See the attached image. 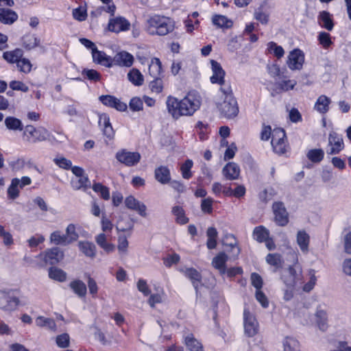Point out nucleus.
<instances>
[{
  "instance_id": "69168bd1",
  "label": "nucleus",
  "mask_w": 351,
  "mask_h": 351,
  "mask_svg": "<svg viewBox=\"0 0 351 351\" xmlns=\"http://www.w3.org/2000/svg\"><path fill=\"white\" fill-rule=\"evenodd\" d=\"M317 40L319 44L325 49H328L333 44L330 34L326 32H319Z\"/></svg>"
},
{
  "instance_id": "bf43d9fd",
  "label": "nucleus",
  "mask_w": 351,
  "mask_h": 351,
  "mask_svg": "<svg viewBox=\"0 0 351 351\" xmlns=\"http://www.w3.org/2000/svg\"><path fill=\"white\" fill-rule=\"evenodd\" d=\"M254 17L261 24L266 25L269 22V14L264 10V5H261L254 12Z\"/></svg>"
},
{
  "instance_id": "c03bdc74",
  "label": "nucleus",
  "mask_w": 351,
  "mask_h": 351,
  "mask_svg": "<svg viewBox=\"0 0 351 351\" xmlns=\"http://www.w3.org/2000/svg\"><path fill=\"white\" fill-rule=\"evenodd\" d=\"M129 81L134 86H140L144 82V77L140 71L137 69H132L128 73Z\"/></svg>"
},
{
  "instance_id": "a211bd4d",
  "label": "nucleus",
  "mask_w": 351,
  "mask_h": 351,
  "mask_svg": "<svg viewBox=\"0 0 351 351\" xmlns=\"http://www.w3.org/2000/svg\"><path fill=\"white\" fill-rule=\"evenodd\" d=\"M211 69L213 75L210 77V81L213 84H217L220 82H223L225 80L226 72L223 69L219 62L215 60H210Z\"/></svg>"
},
{
  "instance_id": "338daca9",
  "label": "nucleus",
  "mask_w": 351,
  "mask_h": 351,
  "mask_svg": "<svg viewBox=\"0 0 351 351\" xmlns=\"http://www.w3.org/2000/svg\"><path fill=\"white\" fill-rule=\"evenodd\" d=\"M214 199L211 197L204 198L201 202V210L205 214L210 215L213 211Z\"/></svg>"
},
{
  "instance_id": "680f3d73",
  "label": "nucleus",
  "mask_w": 351,
  "mask_h": 351,
  "mask_svg": "<svg viewBox=\"0 0 351 351\" xmlns=\"http://www.w3.org/2000/svg\"><path fill=\"white\" fill-rule=\"evenodd\" d=\"M18 71L21 73L28 74L32 69V64L30 60L26 58L22 57L16 64Z\"/></svg>"
},
{
  "instance_id": "1a4fd4ad",
  "label": "nucleus",
  "mask_w": 351,
  "mask_h": 351,
  "mask_svg": "<svg viewBox=\"0 0 351 351\" xmlns=\"http://www.w3.org/2000/svg\"><path fill=\"white\" fill-rule=\"evenodd\" d=\"M274 219L279 226H285L289 223V215L282 202H274L271 206Z\"/></svg>"
},
{
  "instance_id": "f3484780",
  "label": "nucleus",
  "mask_w": 351,
  "mask_h": 351,
  "mask_svg": "<svg viewBox=\"0 0 351 351\" xmlns=\"http://www.w3.org/2000/svg\"><path fill=\"white\" fill-rule=\"evenodd\" d=\"M125 205L128 209L136 211L141 217H145L147 216L146 206L133 195H129L125 197Z\"/></svg>"
},
{
  "instance_id": "6e6552de",
  "label": "nucleus",
  "mask_w": 351,
  "mask_h": 351,
  "mask_svg": "<svg viewBox=\"0 0 351 351\" xmlns=\"http://www.w3.org/2000/svg\"><path fill=\"white\" fill-rule=\"evenodd\" d=\"M115 158L120 163L130 167L136 166L140 162L141 156L138 152H130L126 149H121L116 153Z\"/></svg>"
},
{
  "instance_id": "a19ab883",
  "label": "nucleus",
  "mask_w": 351,
  "mask_h": 351,
  "mask_svg": "<svg viewBox=\"0 0 351 351\" xmlns=\"http://www.w3.org/2000/svg\"><path fill=\"white\" fill-rule=\"evenodd\" d=\"M266 262L271 266L275 267L276 270L282 267L284 260L278 253H269L266 256Z\"/></svg>"
},
{
  "instance_id": "dca6fc26",
  "label": "nucleus",
  "mask_w": 351,
  "mask_h": 351,
  "mask_svg": "<svg viewBox=\"0 0 351 351\" xmlns=\"http://www.w3.org/2000/svg\"><path fill=\"white\" fill-rule=\"evenodd\" d=\"M98 123L101 128L104 136L109 141L114 139L115 131L110 123L109 115L106 113L99 114Z\"/></svg>"
},
{
  "instance_id": "2eb2a0df",
  "label": "nucleus",
  "mask_w": 351,
  "mask_h": 351,
  "mask_svg": "<svg viewBox=\"0 0 351 351\" xmlns=\"http://www.w3.org/2000/svg\"><path fill=\"white\" fill-rule=\"evenodd\" d=\"M182 273L192 283L196 292H198L199 285L202 283V274L194 267H184L179 269Z\"/></svg>"
},
{
  "instance_id": "20e7f679",
  "label": "nucleus",
  "mask_w": 351,
  "mask_h": 351,
  "mask_svg": "<svg viewBox=\"0 0 351 351\" xmlns=\"http://www.w3.org/2000/svg\"><path fill=\"white\" fill-rule=\"evenodd\" d=\"M21 298L19 289L0 291V308L9 312L15 311L19 306L24 305Z\"/></svg>"
},
{
  "instance_id": "f03ea898",
  "label": "nucleus",
  "mask_w": 351,
  "mask_h": 351,
  "mask_svg": "<svg viewBox=\"0 0 351 351\" xmlns=\"http://www.w3.org/2000/svg\"><path fill=\"white\" fill-rule=\"evenodd\" d=\"M174 29V21L162 14H152L145 23V31L150 36H165L173 32Z\"/></svg>"
},
{
  "instance_id": "de8ad7c7",
  "label": "nucleus",
  "mask_w": 351,
  "mask_h": 351,
  "mask_svg": "<svg viewBox=\"0 0 351 351\" xmlns=\"http://www.w3.org/2000/svg\"><path fill=\"white\" fill-rule=\"evenodd\" d=\"M5 125L10 130L22 131L24 130L22 121L14 117H7L5 119Z\"/></svg>"
},
{
  "instance_id": "09e8293b",
  "label": "nucleus",
  "mask_w": 351,
  "mask_h": 351,
  "mask_svg": "<svg viewBox=\"0 0 351 351\" xmlns=\"http://www.w3.org/2000/svg\"><path fill=\"white\" fill-rule=\"evenodd\" d=\"M269 237V231L263 226H258L253 230V237L258 243H263Z\"/></svg>"
},
{
  "instance_id": "0eeeda50",
  "label": "nucleus",
  "mask_w": 351,
  "mask_h": 351,
  "mask_svg": "<svg viewBox=\"0 0 351 351\" xmlns=\"http://www.w3.org/2000/svg\"><path fill=\"white\" fill-rule=\"evenodd\" d=\"M23 136L26 137L28 142L36 143L47 140L49 132L45 128H36L32 125H27L24 128Z\"/></svg>"
},
{
  "instance_id": "7ed1b4c3",
  "label": "nucleus",
  "mask_w": 351,
  "mask_h": 351,
  "mask_svg": "<svg viewBox=\"0 0 351 351\" xmlns=\"http://www.w3.org/2000/svg\"><path fill=\"white\" fill-rule=\"evenodd\" d=\"M64 258V252L59 247L55 246L41 252L36 256L40 267H51L58 265Z\"/></svg>"
},
{
  "instance_id": "ea45409f",
  "label": "nucleus",
  "mask_w": 351,
  "mask_h": 351,
  "mask_svg": "<svg viewBox=\"0 0 351 351\" xmlns=\"http://www.w3.org/2000/svg\"><path fill=\"white\" fill-rule=\"evenodd\" d=\"M315 321L317 327L322 331H326L328 328V317L325 311L317 309L315 313Z\"/></svg>"
},
{
  "instance_id": "ddd939ff",
  "label": "nucleus",
  "mask_w": 351,
  "mask_h": 351,
  "mask_svg": "<svg viewBox=\"0 0 351 351\" xmlns=\"http://www.w3.org/2000/svg\"><path fill=\"white\" fill-rule=\"evenodd\" d=\"M99 100L103 105L114 108L120 112H125L128 108V106L125 103L121 101L114 95H103L99 97Z\"/></svg>"
},
{
  "instance_id": "13d9d810",
  "label": "nucleus",
  "mask_w": 351,
  "mask_h": 351,
  "mask_svg": "<svg viewBox=\"0 0 351 351\" xmlns=\"http://www.w3.org/2000/svg\"><path fill=\"white\" fill-rule=\"evenodd\" d=\"M284 351H300L299 341L292 337H287L283 342Z\"/></svg>"
},
{
  "instance_id": "c756f323",
  "label": "nucleus",
  "mask_w": 351,
  "mask_h": 351,
  "mask_svg": "<svg viewBox=\"0 0 351 351\" xmlns=\"http://www.w3.org/2000/svg\"><path fill=\"white\" fill-rule=\"evenodd\" d=\"M40 43V39L33 34H26L21 38L22 46L27 51L38 47Z\"/></svg>"
},
{
  "instance_id": "f257e3e1",
  "label": "nucleus",
  "mask_w": 351,
  "mask_h": 351,
  "mask_svg": "<svg viewBox=\"0 0 351 351\" xmlns=\"http://www.w3.org/2000/svg\"><path fill=\"white\" fill-rule=\"evenodd\" d=\"M201 104V97L195 91H189L181 99L169 95L166 101L167 110L175 119L193 115L199 109Z\"/></svg>"
},
{
  "instance_id": "4c0bfd02",
  "label": "nucleus",
  "mask_w": 351,
  "mask_h": 351,
  "mask_svg": "<svg viewBox=\"0 0 351 351\" xmlns=\"http://www.w3.org/2000/svg\"><path fill=\"white\" fill-rule=\"evenodd\" d=\"M48 276L49 278L60 282L66 281L67 277L64 270L55 266L49 268Z\"/></svg>"
},
{
  "instance_id": "8fccbe9b",
  "label": "nucleus",
  "mask_w": 351,
  "mask_h": 351,
  "mask_svg": "<svg viewBox=\"0 0 351 351\" xmlns=\"http://www.w3.org/2000/svg\"><path fill=\"white\" fill-rule=\"evenodd\" d=\"M164 76L159 77H154L153 80L149 83V88L153 93L160 94L163 91L164 88V83L163 78Z\"/></svg>"
},
{
  "instance_id": "72a5a7b5",
  "label": "nucleus",
  "mask_w": 351,
  "mask_h": 351,
  "mask_svg": "<svg viewBox=\"0 0 351 351\" xmlns=\"http://www.w3.org/2000/svg\"><path fill=\"white\" fill-rule=\"evenodd\" d=\"M50 243L58 245L66 246L70 245L68 238L65 234H62L60 230H56L51 233L49 237Z\"/></svg>"
},
{
  "instance_id": "6e6d98bb",
  "label": "nucleus",
  "mask_w": 351,
  "mask_h": 351,
  "mask_svg": "<svg viewBox=\"0 0 351 351\" xmlns=\"http://www.w3.org/2000/svg\"><path fill=\"white\" fill-rule=\"evenodd\" d=\"M197 132L200 141H203L208 138L209 126L208 123H204L201 121H198L195 125Z\"/></svg>"
},
{
  "instance_id": "39448f33",
  "label": "nucleus",
  "mask_w": 351,
  "mask_h": 351,
  "mask_svg": "<svg viewBox=\"0 0 351 351\" xmlns=\"http://www.w3.org/2000/svg\"><path fill=\"white\" fill-rule=\"evenodd\" d=\"M215 105L221 117L232 119L239 114V106L234 96L220 97Z\"/></svg>"
},
{
  "instance_id": "774afa93",
  "label": "nucleus",
  "mask_w": 351,
  "mask_h": 351,
  "mask_svg": "<svg viewBox=\"0 0 351 351\" xmlns=\"http://www.w3.org/2000/svg\"><path fill=\"white\" fill-rule=\"evenodd\" d=\"M68 240L71 243L76 241L79 238V234L76 231V227L73 223H70L66 228V234Z\"/></svg>"
},
{
  "instance_id": "79ce46f5",
  "label": "nucleus",
  "mask_w": 351,
  "mask_h": 351,
  "mask_svg": "<svg viewBox=\"0 0 351 351\" xmlns=\"http://www.w3.org/2000/svg\"><path fill=\"white\" fill-rule=\"evenodd\" d=\"M36 324L39 327H47L51 331L56 332L57 325L55 320L52 318L45 317L44 316H38L36 319Z\"/></svg>"
},
{
  "instance_id": "e433bc0d",
  "label": "nucleus",
  "mask_w": 351,
  "mask_h": 351,
  "mask_svg": "<svg viewBox=\"0 0 351 351\" xmlns=\"http://www.w3.org/2000/svg\"><path fill=\"white\" fill-rule=\"evenodd\" d=\"M172 214L176 217V222L179 225H185L189 221V217L186 216L185 210L182 206H174L171 210Z\"/></svg>"
},
{
  "instance_id": "49530a36",
  "label": "nucleus",
  "mask_w": 351,
  "mask_h": 351,
  "mask_svg": "<svg viewBox=\"0 0 351 351\" xmlns=\"http://www.w3.org/2000/svg\"><path fill=\"white\" fill-rule=\"evenodd\" d=\"M207 241L206 246L208 250H213L217 247L218 232L214 227H209L206 231Z\"/></svg>"
},
{
  "instance_id": "a18cd8bd",
  "label": "nucleus",
  "mask_w": 351,
  "mask_h": 351,
  "mask_svg": "<svg viewBox=\"0 0 351 351\" xmlns=\"http://www.w3.org/2000/svg\"><path fill=\"white\" fill-rule=\"evenodd\" d=\"M97 245L101 247L107 253L112 252L114 250V245L107 242V238L104 233H100L95 237Z\"/></svg>"
},
{
  "instance_id": "7c9ffc66",
  "label": "nucleus",
  "mask_w": 351,
  "mask_h": 351,
  "mask_svg": "<svg viewBox=\"0 0 351 351\" xmlns=\"http://www.w3.org/2000/svg\"><path fill=\"white\" fill-rule=\"evenodd\" d=\"M80 250L87 257L93 258L96 256L97 250L95 244L88 241H80L78 243Z\"/></svg>"
},
{
  "instance_id": "cd10ccee",
  "label": "nucleus",
  "mask_w": 351,
  "mask_h": 351,
  "mask_svg": "<svg viewBox=\"0 0 351 351\" xmlns=\"http://www.w3.org/2000/svg\"><path fill=\"white\" fill-rule=\"evenodd\" d=\"M296 241L301 251L304 254L308 253L310 244L309 234L304 230H299L297 233Z\"/></svg>"
},
{
  "instance_id": "3c124183",
  "label": "nucleus",
  "mask_w": 351,
  "mask_h": 351,
  "mask_svg": "<svg viewBox=\"0 0 351 351\" xmlns=\"http://www.w3.org/2000/svg\"><path fill=\"white\" fill-rule=\"evenodd\" d=\"M193 167V162L191 159H186L180 166L182 177L185 180L191 179L193 174L191 171Z\"/></svg>"
},
{
  "instance_id": "423d86ee",
  "label": "nucleus",
  "mask_w": 351,
  "mask_h": 351,
  "mask_svg": "<svg viewBox=\"0 0 351 351\" xmlns=\"http://www.w3.org/2000/svg\"><path fill=\"white\" fill-rule=\"evenodd\" d=\"M271 145L273 152L278 156H282L289 152L290 145L283 128H275L273 130Z\"/></svg>"
},
{
  "instance_id": "4468645a",
  "label": "nucleus",
  "mask_w": 351,
  "mask_h": 351,
  "mask_svg": "<svg viewBox=\"0 0 351 351\" xmlns=\"http://www.w3.org/2000/svg\"><path fill=\"white\" fill-rule=\"evenodd\" d=\"M130 28V23L125 18L117 16L110 19L108 24V29L111 32L119 33L125 32Z\"/></svg>"
},
{
  "instance_id": "393cba45",
  "label": "nucleus",
  "mask_w": 351,
  "mask_h": 351,
  "mask_svg": "<svg viewBox=\"0 0 351 351\" xmlns=\"http://www.w3.org/2000/svg\"><path fill=\"white\" fill-rule=\"evenodd\" d=\"M223 245L228 247L230 251L234 249L237 250L235 254L238 256L241 252V249L239 246V242L237 237L231 233H226L222 239Z\"/></svg>"
},
{
  "instance_id": "5701e85b",
  "label": "nucleus",
  "mask_w": 351,
  "mask_h": 351,
  "mask_svg": "<svg viewBox=\"0 0 351 351\" xmlns=\"http://www.w3.org/2000/svg\"><path fill=\"white\" fill-rule=\"evenodd\" d=\"M17 13L9 8H0V22L5 25H12L17 21Z\"/></svg>"
},
{
  "instance_id": "e2e57ef3",
  "label": "nucleus",
  "mask_w": 351,
  "mask_h": 351,
  "mask_svg": "<svg viewBox=\"0 0 351 351\" xmlns=\"http://www.w3.org/2000/svg\"><path fill=\"white\" fill-rule=\"evenodd\" d=\"M82 75L84 78L94 82H99L101 78L100 73L93 69H84Z\"/></svg>"
},
{
  "instance_id": "5fc2aeb1",
  "label": "nucleus",
  "mask_w": 351,
  "mask_h": 351,
  "mask_svg": "<svg viewBox=\"0 0 351 351\" xmlns=\"http://www.w3.org/2000/svg\"><path fill=\"white\" fill-rule=\"evenodd\" d=\"M72 15L74 19L77 21L82 22L86 20L88 17L86 3H84V5L74 8L72 11Z\"/></svg>"
},
{
  "instance_id": "4be33fe9",
  "label": "nucleus",
  "mask_w": 351,
  "mask_h": 351,
  "mask_svg": "<svg viewBox=\"0 0 351 351\" xmlns=\"http://www.w3.org/2000/svg\"><path fill=\"white\" fill-rule=\"evenodd\" d=\"M222 173L227 180H237L240 174V168L234 162H228L223 167Z\"/></svg>"
},
{
  "instance_id": "9b49d317",
  "label": "nucleus",
  "mask_w": 351,
  "mask_h": 351,
  "mask_svg": "<svg viewBox=\"0 0 351 351\" xmlns=\"http://www.w3.org/2000/svg\"><path fill=\"white\" fill-rule=\"evenodd\" d=\"M304 62V53L301 49L296 48L289 53L287 64L291 70H300Z\"/></svg>"
},
{
  "instance_id": "412c9836",
  "label": "nucleus",
  "mask_w": 351,
  "mask_h": 351,
  "mask_svg": "<svg viewBox=\"0 0 351 351\" xmlns=\"http://www.w3.org/2000/svg\"><path fill=\"white\" fill-rule=\"evenodd\" d=\"M154 178L161 184H167L171 179L170 169L165 165L158 167L154 170Z\"/></svg>"
},
{
  "instance_id": "603ef678",
  "label": "nucleus",
  "mask_w": 351,
  "mask_h": 351,
  "mask_svg": "<svg viewBox=\"0 0 351 351\" xmlns=\"http://www.w3.org/2000/svg\"><path fill=\"white\" fill-rule=\"evenodd\" d=\"M287 273L292 278L291 280H285V285L290 288L294 287L298 280H301V272L298 273L294 266L291 265L287 269Z\"/></svg>"
},
{
  "instance_id": "864d4df0",
  "label": "nucleus",
  "mask_w": 351,
  "mask_h": 351,
  "mask_svg": "<svg viewBox=\"0 0 351 351\" xmlns=\"http://www.w3.org/2000/svg\"><path fill=\"white\" fill-rule=\"evenodd\" d=\"M306 156L310 161L314 163H319L324 158V152L321 148L311 149L307 152Z\"/></svg>"
},
{
  "instance_id": "b1692460",
  "label": "nucleus",
  "mask_w": 351,
  "mask_h": 351,
  "mask_svg": "<svg viewBox=\"0 0 351 351\" xmlns=\"http://www.w3.org/2000/svg\"><path fill=\"white\" fill-rule=\"evenodd\" d=\"M73 292L80 298H84L87 293L86 284L80 279H74L69 285Z\"/></svg>"
},
{
  "instance_id": "37998d69",
  "label": "nucleus",
  "mask_w": 351,
  "mask_h": 351,
  "mask_svg": "<svg viewBox=\"0 0 351 351\" xmlns=\"http://www.w3.org/2000/svg\"><path fill=\"white\" fill-rule=\"evenodd\" d=\"M93 190L99 195L100 197L104 200L108 201L110 198V189L108 186L100 182H94L92 185Z\"/></svg>"
},
{
  "instance_id": "a878e982",
  "label": "nucleus",
  "mask_w": 351,
  "mask_h": 351,
  "mask_svg": "<svg viewBox=\"0 0 351 351\" xmlns=\"http://www.w3.org/2000/svg\"><path fill=\"white\" fill-rule=\"evenodd\" d=\"M331 99L325 95H320L314 106V109L322 114H326L330 109Z\"/></svg>"
},
{
  "instance_id": "c85d7f7f",
  "label": "nucleus",
  "mask_w": 351,
  "mask_h": 351,
  "mask_svg": "<svg viewBox=\"0 0 351 351\" xmlns=\"http://www.w3.org/2000/svg\"><path fill=\"white\" fill-rule=\"evenodd\" d=\"M148 73L152 77L164 76L162 63L158 58L151 59L148 67Z\"/></svg>"
},
{
  "instance_id": "58836bf2",
  "label": "nucleus",
  "mask_w": 351,
  "mask_h": 351,
  "mask_svg": "<svg viewBox=\"0 0 351 351\" xmlns=\"http://www.w3.org/2000/svg\"><path fill=\"white\" fill-rule=\"evenodd\" d=\"M71 184L74 189H88L91 187L90 181L87 175H83L77 177L76 180H71Z\"/></svg>"
},
{
  "instance_id": "aec40b11",
  "label": "nucleus",
  "mask_w": 351,
  "mask_h": 351,
  "mask_svg": "<svg viewBox=\"0 0 351 351\" xmlns=\"http://www.w3.org/2000/svg\"><path fill=\"white\" fill-rule=\"evenodd\" d=\"M91 53L93 60L95 63L108 68L113 66V60H112V58L107 56L104 51H99L97 48H95Z\"/></svg>"
},
{
  "instance_id": "0e129e2a",
  "label": "nucleus",
  "mask_w": 351,
  "mask_h": 351,
  "mask_svg": "<svg viewBox=\"0 0 351 351\" xmlns=\"http://www.w3.org/2000/svg\"><path fill=\"white\" fill-rule=\"evenodd\" d=\"M220 85L219 92L221 93L220 97H233L234 93L230 81L223 80V82L218 83Z\"/></svg>"
},
{
  "instance_id": "6ab92c4d",
  "label": "nucleus",
  "mask_w": 351,
  "mask_h": 351,
  "mask_svg": "<svg viewBox=\"0 0 351 351\" xmlns=\"http://www.w3.org/2000/svg\"><path fill=\"white\" fill-rule=\"evenodd\" d=\"M112 60H113V65L125 67H130L134 60L133 56L125 51L117 53Z\"/></svg>"
},
{
  "instance_id": "052dcab7",
  "label": "nucleus",
  "mask_w": 351,
  "mask_h": 351,
  "mask_svg": "<svg viewBox=\"0 0 351 351\" xmlns=\"http://www.w3.org/2000/svg\"><path fill=\"white\" fill-rule=\"evenodd\" d=\"M268 53H273L275 57L278 59L283 57L285 54V50L282 47L278 45L275 42L271 41L267 43V48Z\"/></svg>"
},
{
  "instance_id": "bb28decb",
  "label": "nucleus",
  "mask_w": 351,
  "mask_h": 351,
  "mask_svg": "<svg viewBox=\"0 0 351 351\" xmlns=\"http://www.w3.org/2000/svg\"><path fill=\"white\" fill-rule=\"evenodd\" d=\"M24 52L22 49L16 48L11 51H6L3 53V58L10 64H16L23 57Z\"/></svg>"
},
{
  "instance_id": "f704fd0d",
  "label": "nucleus",
  "mask_w": 351,
  "mask_h": 351,
  "mask_svg": "<svg viewBox=\"0 0 351 351\" xmlns=\"http://www.w3.org/2000/svg\"><path fill=\"white\" fill-rule=\"evenodd\" d=\"M227 261L228 256L224 252H219L213 258L212 265L215 269L219 270L221 274H224L226 272Z\"/></svg>"
},
{
  "instance_id": "f8f14e48",
  "label": "nucleus",
  "mask_w": 351,
  "mask_h": 351,
  "mask_svg": "<svg viewBox=\"0 0 351 351\" xmlns=\"http://www.w3.org/2000/svg\"><path fill=\"white\" fill-rule=\"evenodd\" d=\"M328 145L330 149L327 151L328 154H338L344 149V143L342 135L336 132H330L328 135Z\"/></svg>"
},
{
  "instance_id": "9d476101",
  "label": "nucleus",
  "mask_w": 351,
  "mask_h": 351,
  "mask_svg": "<svg viewBox=\"0 0 351 351\" xmlns=\"http://www.w3.org/2000/svg\"><path fill=\"white\" fill-rule=\"evenodd\" d=\"M243 323L245 335L253 337L258 332L259 324L255 316L251 313L248 308L243 311Z\"/></svg>"
},
{
  "instance_id": "473e14b6",
  "label": "nucleus",
  "mask_w": 351,
  "mask_h": 351,
  "mask_svg": "<svg viewBox=\"0 0 351 351\" xmlns=\"http://www.w3.org/2000/svg\"><path fill=\"white\" fill-rule=\"evenodd\" d=\"M184 343L189 351H204V347L200 341L191 333L184 337Z\"/></svg>"
},
{
  "instance_id": "c9c22d12",
  "label": "nucleus",
  "mask_w": 351,
  "mask_h": 351,
  "mask_svg": "<svg viewBox=\"0 0 351 351\" xmlns=\"http://www.w3.org/2000/svg\"><path fill=\"white\" fill-rule=\"evenodd\" d=\"M20 180L14 178L11 180V183L7 190V197L9 199L14 200L20 195Z\"/></svg>"
},
{
  "instance_id": "4d7b16f0",
  "label": "nucleus",
  "mask_w": 351,
  "mask_h": 351,
  "mask_svg": "<svg viewBox=\"0 0 351 351\" xmlns=\"http://www.w3.org/2000/svg\"><path fill=\"white\" fill-rule=\"evenodd\" d=\"M213 23L219 27L229 28L232 26V21L223 15H215L213 18Z\"/></svg>"
},
{
  "instance_id": "2f4dec72",
  "label": "nucleus",
  "mask_w": 351,
  "mask_h": 351,
  "mask_svg": "<svg viewBox=\"0 0 351 351\" xmlns=\"http://www.w3.org/2000/svg\"><path fill=\"white\" fill-rule=\"evenodd\" d=\"M318 22L322 27L328 31H331L335 25L332 16L328 11L325 10L319 12Z\"/></svg>"
}]
</instances>
